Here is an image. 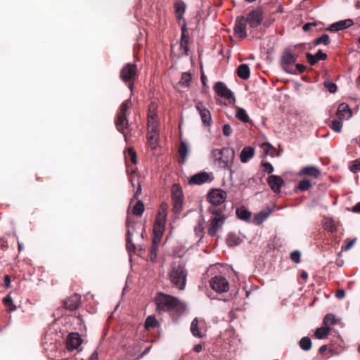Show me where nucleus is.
<instances>
[{"label": "nucleus", "instance_id": "7c9ffc66", "mask_svg": "<svg viewBox=\"0 0 360 360\" xmlns=\"http://www.w3.org/2000/svg\"><path fill=\"white\" fill-rule=\"evenodd\" d=\"M270 213H271V210H268V211L263 210V211L257 213L254 217V219H253L254 224H256V225L262 224L263 223V221L266 219H267V217H269Z\"/></svg>", "mask_w": 360, "mask_h": 360}, {"label": "nucleus", "instance_id": "6e6552de", "mask_svg": "<svg viewBox=\"0 0 360 360\" xmlns=\"http://www.w3.org/2000/svg\"><path fill=\"white\" fill-rule=\"evenodd\" d=\"M211 288L219 293L227 292L229 289V283L226 278L221 276H215L210 281Z\"/></svg>", "mask_w": 360, "mask_h": 360}, {"label": "nucleus", "instance_id": "680f3d73", "mask_svg": "<svg viewBox=\"0 0 360 360\" xmlns=\"http://www.w3.org/2000/svg\"><path fill=\"white\" fill-rule=\"evenodd\" d=\"M335 296L338 299L342 300L345 297V292L343 289H338L335 292Z\"/></svg>", "mask_w": 360, "mask_h": 360}, {"label": "nucleus", "instance_id": "473e14b6", "mask_svg": "<svg viewBox=\"0 0 360 360\" xmlns=\"http://www.w3.org/2000/svg\"><path fill=\"white\" fill-rule=\"evenodd\" d=\"M188 42V31L186 24H184L181 26V48L184 46V44L185 46L184 47L186 54H188V47L186 44Z\"/></svg>", "mask_w": 360, "mask_h": 360}, {"label": "nucleus", "instance_id": "ea45409f", "mask_svg": "<svg viewBox=\"0 0 360 360\" xmlns=\"http://www.w3.org/2000/svg\"><path fill=\"white\" fill-rule=\"evenodd\" d=\"M144 212V205L141 200H138L132 209L134 215L141 216Z\"/></svg>", "mask_w": 360, "mask_h": 360}, {"label": "nucleus", "instance_id": "864d4df0", "mask_svg": "<svg viewBox=\"0 0 360 360\" xmlns=\"http://www.w3.org/2000/svg\"><path fill=\"white\" fill-rule=\"evenodd\" d=\"M262 148L266 154L273 155L275 152V148L271 146L269 143H264L262 144Z\"/></svg>", "mask_w": 360, "mask_h": 360}, {"label": "nucleus", "instance_id": "338daca9", "mask_svg": "<svg viewBox=\"0 0 360 360\" xmlns=\"http://www.w3.org/2000/svg\"><path fill=\"white\" fill-rule=\"evenodd\" d=\"M315 26L314 23H306L303 25L302 29L304 32H308L311 30V27Z\"/></svg>", "mask_w": 360, "mask_h": 360}, {"label": "nucleus", "instance_id": "423d86ee", "mask_svg": "<svg viewBox=\"0 0 360 360\" xmlns=\"http://www.w3.org/2000/svg\"><path fill=\"white\" fill-rule=\"evenodd\" d=\"M137 77V67L135 64L127 63L120 71V79L124 82H134Z\"/></svg>", "mask_w": 360, "mask_h": 360}, {"label": "nucleus", "instance_id": "774afa93", "mask_svg": "<svg viewBox=\"0 0 360 360\" xmlns=\"http://www.w3.org/2000/svg\"><path fill=\"white\" fill-rule=\"evenodd\" d=\"M352 212L355 213H360V202H357L353 207Z\"/></svg>", "mask_w": 360, "mask_h": 360}, {"label": "nucleus", "instance_id": "49530a36", "mask_svg": "<svg viewBox=\"0 0 360 360\" xmlns=\"http://www.w3.org/2000/svg\"><path fill=\"white\" fill-rule=\"evenodd\" d=\"M311 187V181L309 179H303L300 181L297 188L302 191H305L309 190Z\"/></svg>", "mask_w": 360, "mask_h": 360}, {"label": "nucleus", "instance_id": "c03bdc74", "mask_svg": "<svg viewBox=\"0 0 360 360\" xmlns=\"http://www.w3.org/2000/svg\"><path fill=\"white\" fill-rule=\"evenodd\" d=\"M323 323L326 326V327H329V326H333L337 324L338 320L335 319L333 314H328L324 317Z\"/></svg>", "mask_w": 360, "mask_h": 360}, {"label": "nucleus", "instance_id": "4468645a", "mask_svg": "<svg viewBox=\"0 0 360 360\" xmlns=\"http://www.w3.org/2000/svg\"><path fill=\"white\" fill-rule=\"evenodd\" d=\"M196 109L199 112L203 124L205 126H210L212 123V117L210 110L202 102H198L197 103Z\"/></svg>", "mask_w": 360, "mask_h": 360}, {"label": "nucleus", "instance_id": "a18cd8bd", "mask_svg": "<svg viewBox=\"0 0 360 360\" xmlns=\"http://www.w3.org/2000/svg\"><path fill=\"white\" fill-rule=\"evenodd\" d=\"M314 45L324 44L326 46L330 44V38L327 34H323L321 37L316 38L314 41Z\"/></svg>", "mask_w": 360, "mask_h": 360}, {"label": "nucleus", "instance_id": "a211bd4d", "mask_svg": "<svg viewBox=\"0 0 360 360\" xmlns=\"http://www.w3.org/2000/svg\"><path fill=\"white\" fill-rule=\"evenodd\" d=\"M354 24L352 19H346L331 24L326 30L330 32H338L350 27Z\"/></svg>", "mask_w": 360, "mask_h": 360}, {"label": "nucleus", "instance_id": "de8ad7c7", "mask_svg": "<svg viewBox=\"0 0 360 360\" xmlns=\"http://www.w3.org/2000/svg\"><path fill=\"white\" fill-rule=\"evenodd\" d=\"M191 82V75L189 73L181 74V86L188 87Z\"/></svg>", "mask_w": 360, "mask_h": 360}, {"label": "nucleus", "instance_id": "b1692460", "mask_svg": "<svg viewBox=\"0 0 360 360\" xmlns=\"http://www.w3.org/2000/svg\"><path fill=\"white\" fill-rule=\"evenodd\" d=\"M211 181L210 175L205 172L198 173L191 177L189 179V184L201 185L205 182Z\"/></svg>", "mask_w": 360, "mask_h": 360}, {"label": "nucleus", "instance_id": "f8f14e48", "mask_svg": "<svg viewBox=\"0 0 360 360\" xmlns=\"http://www.w3.org/2000/svg\"><path fill=\"white\" fill-rule=\"evenodd\" d=\"M168 276L171 283L178 287L180 283V260L172 262Z\"/></svg>", "mask_w": 360, "mask_h": 360}, {"label": "nucleus", "instance_id": "5fc2aeb1", "mask_svg": "<svg viewBox=\"0 0 360 360\" xmlns=\"http://www.w3.org/2000/svg\"><path fill=\"white\" fill-rule=\"evenodd\" d=\"M290 259L294 262L298 264L301 260V253L298 250H295L290 254Z\"/></svg>", "mask_w": 360, "mask_h": 360}, {"label": "nucleus", "instance_id": "20e7f679", "mask_svg": "<svg viewBox=\"0 0 360 360\" xmlns=\"http://www.w3.org/2000/svg\"><path fill=\"white\" fill-rule=\"evenodd\" d=\"M297 56L290 48L285 49L281 56V65L287 73L295 75L296 70L290 66L296 62Z\"/></svg>", "mask_w": 360, "mask_h": 360}, {"label": "nucleus", "instance_id": "4be33fe9", "mask_svg": "<svg viewBox=\"0 0 360 360\" xmlns=\"http://www.w3.org/2000/svg\"><path fill=\"white\" fill-rule=\"evenodd\" d=\"M115 125L117 129L124 135V140L127 141V135L124 131L128 127L127 115L117 114V119L115 120Z\"/></svg>", "mask_w": 360, "mask_h": 360}, {"label": "nucleus", "instance_id": "0e129e2a", "mask_svg": "<svg viewBox=\"0 0 360 360\" xmlns=\"http://www.w3.org/2000/svg\"><path fill=\"white\" fill-rule=\"evenodd\" d=\"M141 190H142L141 185L140 182H138V186H137V188L135 191L134 195V198H138L141 195Z\"/></svg>", "mask_w": 360, "mask_h": 360}, {"label": "nucleus", "instance_id": "69168bd1", "mask_svg": "<svg viewBox=\"0 0 360 360\" xmlns=\"http://www.w3.org/2000/svg\"><path fill=\"white\" fill-rule=\"evenodd\" d=\"M295 70H296V72H298L299 73H303L306 70V67L302 64H296V69Z\"/></svg>", "mask_w": 360, "mask_h": 360}, {"label": "nucleus", "instance_id": "4d7b16f0", "mask_svg": "<svg viewBox=\"0 0 360 360\" xmlns=\"http://www.w3.org/2000/svg\"><path fill=\"white\" fill-rule=\"evenodd\" d=\"M262 166L263 167V171L268 174H271L274 172V167L269 162H262Z\"/></svg>", "mask_w": 360, "mask_h": 360}, {"label": "nucleus", "instance_id": "9d476101", "mask_svg": "<svg viewBox=\"0 0 360 360\" xmlns=\"http://www.w3.org/2000/svg\"><path fill=\"white\" fill-rule=\"evenodd\" d=\"M147 143L151 150H155L159 145L158 125L148 124Z\"/></svg>", "mask_w": 360, "mask_h": 360}, {"label": "nucleus", "instance_id": "603ef678", "mask_svg": "<svg viewBox=\"0 0 360 360\" xmlns=\"http://www.w3.org/2000/svg\"><path fill=\"white\" fill-rule=\"evenodd\" d=\"M129 100L124 101L120 108V111L117 114L127 115V112L129 110Z\"/></svg>", "mask_w": 360, "mask_h": 360}, {"label": "nucleus", "instance_id": "0eeeda50", "mask_svg": "<svg viewBox=\"0 0 360 360\" xmlns=\"http://www.w3.org/2000/svg\"><path fill=\"white\" fill-rule=\"evenodd\" d=\"M249 25L252 28H256L261 25L264 20V11L261 6L250 12L245 18Z\"/></svg>", "mask_w": 360, "mask_h": 360}, {"label": "nucleus", "instance_id": "58836bf2", "mask_svg": "<svg viewBox=\"0 0 360 360\" xmlns=\"http://www.w3.org/2000/svg\"><path fill=\"white\" fill-rule=\"evenodd\" d=\"M158 325V321L156 320L155 316H149L146 319L144 326L145 328L147 330H149L150 328H153L156 327Z\"/></svg>", "mask_w": 360, "mask_h": 360}, {"label": "nucleus", "instance_id": "6e6d98bb", "mask_svg": "<svg viewBox=\"0 0 360 360\" xmlns=\"http://www.w3.org/2000/svg\"><path fill=\"white\" fill-rule=\"evenodd\" d=\"M158 247L152 246L150 247L149 259L151 262H154L156 260L158 255Z\"/></svg>", "mask_w": 360, "mask_h": 360}, {"label": "nucleus", "instance_id": "bf43d9fd", "mask_svg": "<svg viewBox=\"0 0 360 360\" xmlns=\"http://www.w3.org/2000/svg\"><path fill=\"white\" fill-rule=\"evenodd\" d=\"M232 133V129L229 124H225L223 126V134L225 136H229Z\"/></svg>", "mask_w": 360, "mask_h": 360}, {"label": "nucleus", "instance_id": "052dcab7", "mask_svg": "<svg viewBox=\"0 0 360 360\" xmlns=\"http://www.w3.org/2000/svg\"><path fill=\"white\" fill-rule=\"evenodd\" d=\"M181 290H183L185 288L186 285V277L187 274L184 269L181 268Z\"/></svg>", "mask_w": 360, "mask_h": 360}, {"label": "nucleus", "instance_id": "c85d7f7f", "mask_svg": "<svg viewBox=\"0 0 360 360\" xmlns=\"http://www.w3.org/2000/svg\"><path fill=\"white\" fill-rule=\"evenodd\" d=\"M250 70L247 64H241L237 68L238 76L243 79H248L250 77Z\"/></svg>", "mask_w": 360, "mask_h": 360}, {"label": "nucleus", "instance_id": "37998d69", "mask_svg": "<svg viewBox=\"0 0 360 360\" xmlns=\"http://www.w3.org/2000/svg\"><path fill=\"white\" fill-rule=\"evenodd\" d=\"M190 153V148L187 143L181 141V165L184 164L186 158Z\"/></svg>", "mask_w": 360, "mask_h": 360}, {"label": "nucleus", "instance_id": "e433bc0d", "mask_svg": "<svg viewBox=\"0 0 360 360\" xmlns=\"http://www.w3.org/2000/svg\"><path fill=\"white\" fill-rule=\"evenodd\" d=\"M342 124L343 120L338 118L331 121L329 126L335 132L340 133L342 131Z\"/></svg>", "mask_w": 360, "mask_h": 360}, {"label": "nucleus", "instance_id": "3c124183", "mask_svg": "<svg viewBox=\"0 0 360 360\" xmlns=\"http://www.w3.org/2000/svg\"><path fill=\"white\" fill-rule=\"evenodd\" d=\"M324 86L330 93L334 94L337 91V85L330 81H326L324 82Z\"/></svg>", "mask_w": 360, "mask_h": 360}, {"label": "nucleus", "instance_id": "e2e57ef3", "mask_svg": "<svg viewBox=\"0 0 360 360\" xmlns=\"http://www.w3.org/2000/svg\"><path fill=\"white\" fill-rule=\"evenodd\" d=\"M176 18L177 20H180V3H175Z\"/></svg>", "mask_w": 360, "mask_h": 360}, {"label": "nucleus", "instance_id": "a878e982", "mask_svg": "<svg viewBox=\"0 0 360 360\" xmlns=\"http://www.w3.org/2000/svg\"><path fill=\"white\" fill-rule=\"evenodd\" d=\"M327 57V54L323 53L321 50H319L315 55L310 53H306V58L311 65H316L320 60H326Z\"/></svg>", "mask_w": 360, "mask_h": 360}, {"label": "nucleus", "instance_id": "09e8293b", "mask_svg": "<svg viewBox=\"0 0 360 360\" xmlns=\"http://www.w3.org/2000/svg\"><path fill=\"white\" fill-rule=\"evenodd\" d=\"M349 169L353 173H356L360 171V159H356L351 162L349 165Z\"/></svg>", "mask_w": 360, "mask_h": 360}, {"label": "nucleus", "instance_id": "13d9d810", "mask_svg": "<svg viewBox=\"0 0 360 360\" xmlns=\"http://www.w3.org/2000/svg\"><path fill=\"white\" fill-rule=\"evenodd\" d=\"M127 155L130 158L131 162L136 164L137 162L136 153L132 148H129L127 149Z\"/></svg>", "mask_w": 360, "mask_h": 360}, {"label": "nucleus", "instance_id": "7ed1b4c3", "mask_svg": "<svg viewBox=\"0 0 360 360\" xmlns=\"http://www.w3.org/2000/svg\"><path fill=\"white\" fill-rule=\"evenodd\" d=\"M212 155L219 167L226 168L230 171L231 175L233 174L232 167L235 159V150L233 148L214 149Z\"/></svg>", "mask_w": 360, "mask_h": 360}, {"label": "nucleus", "instance_id": "4c0bfd02", "mask_svg": "<svg viewBox=\"0 0 360 360\" xmlns=\"http://www.w3.org/2000/svg\"><path fill=\"white\" fill-rule=\"evenodd\" d=\"M300 347L304 351H309L311 348V341L309 337L302 338L299 342Z\"/></svg>", "mask_w": 360, "mask_h": 360}, {"label": "nucleus", "instance_id": "9b49d317", "mask_svg": "<svg viewBox=\"0 0 360 360\" xmlns=\"http://www.w3.org/2000/svg\"><path fill=\"white\" fill-rule=\"evenodd\" d=\"M247 20L244 16H238L235 21L233 34L236 37L244 39L247 37Z\"/></svg>", "mask_w": 360, "mask_h": 360}, {"label": "nucleus", "instance_id": "72a5a7b5", "mask_svg": "<svg viewBox=\"0 0 360 360\" xmlns=\"http://www.w3.org/2000/svg\"><path fill=\"white\" fill-rule=\"evenodd\" d=\"M217 205H211L208 208V212L214 215V217L223 218L224 221L226 219V216L224 214V210L221 207H217Z\"/></svg>", "mask_w": 360, "mask_h": 360}, {"label": "nucleus", "instance_id": "6ab92c4d", "mask_svg": "<svg viewBox=\"0 0 360 360\" xmlns=\"http://www.w3.org/2000/svg\"><path fill=\"white\" fill-rule=\"evenodd\" d=\"M267 182L271 190L276 193L281 192V188L284 184L283 179L276 175L269 176L268 177Z\"/></svg>", "mask_w": 360, "mask_h": 360}, {"label": "nucleus", "instance_id": "cd10ccee", "mask_svg": "<svg viewBox=\"0 0 360 360\" xmlns=\"http://www.w3.org/2000/svg\"><path fill=\"white\" fill-rule=\"evenodd\" d=\"M254 154L255 150L253 148L250 146L245 147L240 155V161L243 163L248 162L254 156Z\"/></svg>", "mask_w": 360, "mask_h": 360}, {"label": "nucleus", "instance_id": "8fccbe9b", "mask_svg": "<svg viewBox=\"0 0 360 360\" xmlns=\"http://www.w3.org/2000/svg\"><path fill=\"white\" fill-rule=\"evenodd\" d=\"M356 238H354V239L347 238L345 240V245L342 246V249L345 250V251L349 250V249H351L354 246V245L356 243Z\"/></svg>", "mask_w": 360, "mask_h": 360}, {"label": "nucleus", "instance_id": "2f4dec72", "mask_svg": "<svg viewBox=\"0 0 360 360\" xmlns=\"http://www.w3.org/2000/svg\"><path fill=\"white\" fill-rule=\"evenodd\" d=\"M237 217L243 221H248L251 217V212L248 211L245 207H240L236 210Z\"/></svg>", "mask_w": 360, "mask_h": 360}, {"label": "nucleus", "instance_id": "f3484780", "mask_svg": "<svg viewBox=\"0 0 360 360\" xmlns=\"http://www.w3.org/2000/svg\"><path fill=\"white\" fill-rule=\"evenodd\" d=\"M82 340L77 333H71L67 340V349L70 351L77 349L82 344Z\"/></svg>", "mask_w": 360, "mask_h": 360}, {"label": "nucleus", "instance_id": "c9c22d12", "mask_svg": "<svg viewBox=\"0 0 360 360\" xmlns=\"http://www.w3.org/2000/svg\"><path fill=\"white\" fill-rule=\"evenodd\" d=\"M226 243L229 247L238 245L241 243L240 238L234 233H230L228 236Z\"/></svg>", "mask_w": 360, "mask_h": 360}, {"label": "nucleus", "instance_id": "a19ab883", "mask_svg": "<svg viewBox=\"0 0 360 360\" xmlns=\"http://www.w3.org/2000/svg\"><path fill=\"white\" fill-rule=\"evenodd\" d=\"M323 228L331 233L337 231V226L335 221L331 219H327L326 220L323 224Z\"/></svg>", "mask_w": 360, "mask_h": 360}, {"label": "nucleus", "instance_id": "ddd939ff", "mask_svg": "<svg viewBox=\"0 0 360 360\" xmlns=\"http://www.w3.org/2000/svg\"><path fill=\"white\" fill-rule=\"evenodd\" d=\"M172 202L173 212L179 214L180 213V185L174 184L172 188Z\"/></svg>", "mask_w": 360, "mask_h": 360}, {"label": "nucleus", "instance_id": "bb28decb", "mask_svg": "<svg viewBox=\"0 0 360 360\" xmlns=\"http://www.w3.org/2000/svg\"><path fill=\"white\" fill-rule=\"evenodd\" d=\"M301 175H307L314 178H318L321 175V171L314 166L303 167L300 171Z\"/></svg>", "mask_w": 360, "mask_h": 360}, {"label": "nucleus", "instance_id": "393cba45", "mask_svg": "<svg viewBox=\"0 0 360 360\" xmlns=\"http://www.w3.org/2000/svg\"><path fill=\"white\" fill-rule=\"evenodd\" d=\"M157 108L158 105L155 102H152L148 107V124L153 123V125H159L157 119Z\"/></svg>", "mask_w": 360, "mask_h": 360}, {"label": "nucleus", "instance_id": "f03ea898", "mask_svg": "<svg viewBox=\"0 0 360 360\" xmlns=\"http://www.w3.org/2000/svg\"><path fill=\"white\" fill-rule=\"evenodd\" d=\"M168 204L162 202L159 207L158 214L153 225V237L152 246L159 247V244L163 236L166 217L167 214Z\"/></svg>", "mask_w": 360, "mask_h": 360}, {"label": "nucleus", "instance_id": "5701e85b", "mask_svg": "<svg viewBox=\"0 0 360 360\" xmlns=\"http://www.w3.org/2000/svg\"><path fill=\"white\" fill-rule=\"evenodd\" d=\"M352 115V110L347 103H342L339 105L336 112V116L338 118L344 120L345 119L347 120L351 117Z\"/></svg>", "mask_w": 360, "mask_h": 360}, {"label": "nucleus", "instance_id": "1a4fd4ad", "mask_svg": "<svg viewBox=\"0 0 360 360\" xmlns=\"http://www.w3.org/2000/svg\"><path fill=\"white\" fill-rule=\"evenodd\" d=\"M226 198V193L219 188L210 190L207 195V200L212 205H219Z\"/></svg>", "mask_w": 360, "mask_h": 360}, {"label": "nucleus", "instance_id": "39448f33", "mask_svg": "<svg viewBox=\"0 0 360 360\" xmlns=\"http://www.w3.org/2000/svg\"><path fill=\"white\" fill-rule=\"evenodd\" d=\"M207 327L206 321L202 319L195 318L191 325V332L193 336L202 338L206 336Z\"/></svg>", "mask_w": 360, "mask_h": 360}, {"label": "nucleus", "instance_id": "79ce46f5", "mask_svg": "<svg viewBox=\"0 0 360 360\" xmlns=\"http://www.w3.org/2000/svg\"><path fill=\"white\" fill-rule=\"evenodd\" d=\"M4 304L8 307V311H14L16 306L13 303V298L10 295L6 296L3 300Z\"/></svg>", "mask_w": 360, "mask_h": 360}, {"label": "nucleus", "instance_id": "f257e3e1", "mask_svg": "<svg viewBox=\"0 0 360 360\" xmlns=\"http://www.w3.org/2000/svg\"><path fill=\"white\" fill-rule=\"evenodd\" d=\"M156 310L158 313L168 311L174 321L178 322L180 316L179 305V300L172 295L159 292L155 298Z\"/></svg>", "mask_w": 360, "mask_h": 360}, {"label": "nucleus", "instance_id": "412c9836", "mask_svg": "<svg viewBox=\"0 0 360 360\" xmlns=\"http://www.w3.org/2000/svg\"><path fill=\"white\" fill-rule=\"evenodd\" d=\"M127 249L129 252H134L135 251V245L132 242V236L135 232V226L134 224L131 225L129 220H127Z\"/></svg>", "mask_w": 360, "mask_h": 360}, {"label": "nucleus", "instance_id": "c756f323", "mask_svg": "<svg viewBox=\"0 0 360 360\" xmlns=\"http://www.w3.org/2000/svg\"><path fill=\"white\" fill-rule=\"evenodd\" d=\"M236 117L238 120H239L240 121H241L244 123H248L250 122V119L245 109H243L240 107H236Z\"/></svg>", "mask_w": 360, "mask_h": 360}, {"label": "nucleus", "instance_id": "2eb2a0df", "mask_svg": "<svg viewBox=\"0 0 360 360\" xmlns=\"http://www.w3.org/2000/svg\"><path fill=\"white\" fill-rule=\"evenodd\" d=\"M81 304V296L75 293L63 301V306L66 309L74 311Z\"/></svg>", "mask_w": 360, "mask_h": 360}, {"label": "nucleus", "instance_id": "f704fd0d", "mask_svg": "<svg viewBox=\"0 0 360 360\" xmlns=\"http://www.w3.org/2000/svg\"><path fill=\"white\" fill-rule=\"evenodd\" d=\"M330 327H320L316 330L314 335L317 339H323L330 334Z\"/></svg>", "mask_w": 360, "mask_h": 360}, {"label": "nucleus", "instance_id": "dca6fc26", "mask_svg": "<svg viewBox=\"0 0 360 360\" xmlns=\"http://www.w3.org/2000/svg\"><path fill=\"white\" fill-rule=\"evenodd\" d=\"M224 221L222 217L221 219L219 217L212 218L207 229L208 235L212 237L214 236L217 231L221 229Z\"/></svg>", "mask_w": 360, "mask_h": 360}, {"label": "nucleus", "instance_id": "aec40b11", "mask_svg": "<svg viewBox=\"0 0 360 360\" xmlns=\"http://www.w3.org/2000/svg\"><path fill=\"white\" fill-rule=\"evenodd\" d=\"M214 89L219 96L228 99L233 98L235 100L233 92L223 82H217L214 86Z\"/></svg>", "mask_w": 360, "mask_h": 360}]
</instances>
